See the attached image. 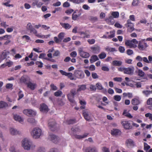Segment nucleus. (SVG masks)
<instances>
[{
	"mask_svg": "<svg viewBox=\"0 0 152 152\" xmlns=\"http://www.w3.org/2000/svg\"><path fill=\"white\" fill-rule=\"evenodd\" d=\"M150 148V146L148 145L147 143L146 142L144 143V149L145 151L146 152Z\"/></svg>",
	"mask_w": 152,
	"mask_h": 152,
	"instance_id": "a19ab883",
	"label": "nucleus"
},
{
	"mask_svg": "<svg viewBox=\"0 0 152 152\" xmlns=\"http://www.w3.org/2000/svg\"><path fill=\"white\" fill-rule=\"evenodd\" d=\"M9 151L12 152H14L15 150V146L14 145H11L9 148Z\"/></svg>",
	"mask_w": 152,
	"mask_h": 152,
	"instance_id": "bf43d9fd",
	"label": "nucleus"
},
{
	"mask_svg": "<svg viewBox=\"0 0 152 152\" xmlns=\"http://www.w3.org/2000/svg\"><path fill=\"white\" fill-rule=\"evenodd\" d=\"M92 51L94 53H98L100 51V48L99 46L96 47H92L91 48Z\"/></svg>",
	"mask_w": 152,
	"mask_h": 152,
	"instance_id": "b1692460",
	"label": "nucleus"
},
{
	"mask_svg": "<svg viewBox=\"0 0 152 152\" xmlns=\"http://www.w3.org/2000/svg\"><path fill=\"white\" fill-rule=\"evenodd\" d=\"M142 93L146 96H148L151 93V91L148 90H144L142 91Z\"/></svg>",
	"mask_w": 152,
	"mask_h": 152,
	"instance_id": "49530a36",
	"label": "nucleus"
},
{
	"mask_svg": "<svg viewBox=\"0 0 152 152\" xmlns=\"http://www.w3.org/2000/svg\"><path fill=\"white\" fill-rule=\"evenodd\" d=\"M122 62L121 61L115 60L113 61L112 64L115 66H120L122 65Z\"/></svg>",
	"mask_w": 152,
	"mask_h": 152,
	"instance_id": "cd10ccee",
	"label": "nucleus"
},
{
	"mask_svg": "<svg viewBox=\"0 0 152 152\" xmlns=\"http://www.w3.org/2000/svg\"><path fill=\"white\" fill-rule=\"evenodd\" d=\"M138 41L135 39H133L131 40H127L125 41V45L129 48H135L137 47V44Z\"/></svg>",
	"mask_w": 152,
	"mask_h": 152,
	"instance_id": "20e7f679",
	"label": "nucleus"
},
{
	"mask_svg": "<svg viewBox=\"0 0 152 152\" xmlns=\"http://www.w3.org/2000/svg\"><path fill=\"white\" fill-rule=\"evenodd\" d=\"M36 64L38 65V67L42 68L43 66V64L41 61H37L36 62Z\"/></svg>",
	"mask_w": 152,
	"mask_h": 152,
	"instance_id": "13d9d810",
	"label": "nucleus"
},
{
	"mask_svg": "<svg viewBox=\"0 0 152 152\" xmlns=\"http://www.w3.org/2000/svg\"><path fill=\"white\" fill-rule=\"evenodd\" d=\"M67 97L69 101L71 103H74L75 101L74 99V96H73L71 93L67 95Z\"/></svg>",
	"mask_w": 152,
	"mask_h": 152,
	"instance_id": "393cba45",
	"label": "nucleus"
},
{
	"mask_svg": "<svg viewBox=\"0 0 152 152\" xmlns=\"http://www.w3.org/2000/svg\"><path fill=\"white\" fill-rule=\"evenodd\" d=\"M137 73L138 75L141 77H144L145 75L144 72L140 69L138 70Z\"/></svg>",
	"mask_w": 152,
	"mask_h": 152,
	"instance_id": "e433bc0d",
	"label": "nucleus"
},
{
	"mask_svg": "<svg viewBox=\"0 0 152 152\" xmlns=\"http://www.w3.org/2000/svg\"><path fill=\"white\" fill-rule=\"evenodd\" d=\"M31 134L34 139H37L40 138L42 134V130L38 127L34 128L31 132Z\"/></svg>",
	"mask_w": 152,
	"mask_h": 152,
	"instance_id": "7ed1b4c3",
	"label": "nucleus"
},
{
	"mask_svg": "<svg viewBox=\"0 0 152 152\" xmlns=\"http://www.w3.org/2000/svg\"><path fill=\"white\" fill-rule=\"evenodd\" d=\"M45 148L42 147H39L37 150V152H45Z\"/></svg>",
	"mask_w": 152,
	"mask_h": 152,
	"instance_id": "79ce46f5",
	"label": "nucleus"
},
{
	"mask_svg": "<svg viewBox=\"0 0 152 152\" xmlns=\"http://www.w3.org/2000/svg\"><path fill=\"white\" fill-rule=\"evenodd\" d=\"M110 33L111 34L110 35H109L108 38L109 39H110L114 37H115V33L113 31H110Z\"/></svg>",
	"mask_w": 152,
	"mask_h": 152,
	"instance_id": "0e129e2a",
	"label": "nucleus"
},
{
	"mask_svg": "<svg viewBox=\"0 0 152 152\" xmlns=\"http://www.w3.org/2000/svg\"><path fill=\"white\" fill-rule=\"evenodd\" d=\"M77 56V53L76 51H74L72 52L70 54V56L71 57L75 58Z\"/></svg>",
	"mask_w": 152,
	"mask_h": 152,
	"instance_id": "5fc2aeb1",
	"label": "nucleus"
},
{
	"mask_svg": "<svg viewBox=\"0 0 152 152\" xmlns=\"http://www.w3.org/2000/svg\"><path fill=\"white\" fill-rule=\"evenodd\" d=\"M114 99L115 100L119 102L120 101L121 99V96L119 95H116L113 96Z\"/></svg>",
	"mask_w": 152,
	"mask_h": 152,
	"instance_id": "8fccbe9b",
	"label": "nucleus"
},
{
	"mask_svg": "<svg viewBox=\"0 0 152 152\" xmlns=\"http://www.w3.org/2000/svg\"><path fill=\"white\" fill-rule=\"evenodd\" d=\"M121 123L124 128L126 129H131L132 128V126L128 121H121Z\"/></svg>",
	"mask_w": 152,
	"mask_h": 152,
	"instance_id": "9b49d317",
	"label": "nucleus"
},
{
	"mask_svg": "<svg viewBox=\"0 0 152 152\" xmlns=\"http://www.w3.org/2000/svg\"><path fill=\"white\" fill-rule=\"evenodd\" d=\"M96 88L99 90H102L104 89L105 91H106V89H104L102 84L100 83H97L96 84Z\"/></svg>",
	"mask_w": 152,
	"mask_h": 152,
	"instance_id": "473e14b6",
	"label": "nucleus"
},
{
	"mask_svg": "<svg viewBox=\"0 0 152 152\" xmlns=\"http://www.w3.org/2000/svg\"><path fill=\"white\" fill-rule=\"evenodd\" d=\"M40 110L42 112L46 113L48 111V110L47 106L43 104L41 105Z\"/></svg>",
	"mask_w": 152,
	"mask_h": 152,
	"instance_id": "5701e85b",
	"label": "nucleus"
},
{
	"mask_svg": "<svg viewBox=\"0 0 152 152\" xmlns=\"http://www.w3.org/2000/svg\"><path fill=\"white\" fill-rule=\"evenodd\" d=\"M83 113L85 119L86 121H91V113L89 110L87 109L83 111Z\"/></svg>",
	"mask_w": 152,
	"mask_h": 152,
	"instance_id": "423d86ee",
	"label": "nucleus"
},
{
	"mask_svg": "<svg viewBox=\"0 0 152 152\" xmlns=\"http://www.w3.org/2000/svg\"><path fill=\"white\" fill-rule=\"evenodd\" d=\"M82 150L84 152H98L97 150L95 147H83Z\"/></svg>",
	"mask_w": 152,
	"mask_h": 152,
	"instance_id": "ddd939ff",
	"label": "nucleus"
},
{
	"mask_svg": "<svg viewBox=\"0 0 152 152\" xmlns=\"http://www.w3.org/2000/svg\"><path fill=\"white\" fill-rule=\"evenodd\" d=\"M48 126L49 128L53 131H54L56 128V124L55 120L53 119L49 121Z\"/></svg>",
	"mask_w": 152,
	"mask_h": 152,
	"instance_id": "1a4fd4ad",
	"label": "nucleus"
},
{
	"mask_svg": "<svg viewBox=\"0 0 152 152\" xmlns=\"http://www.w3.org/2000/svg\"><path fill=\"white\" fill-rule=\"evenodd\" d=\"M105 20L109 24L112 25L114 23V18L111 15L108 18L106 19Z\"/></svg>",
	"mask_w": 152,
	"mask_h": 152,
	"instance_id": "4be33fe9",
	"label": "nucleus"
},
{
	"mask_svg": "<svg viewBox=\"0 0 152 152\" xmlns=\"http://www.w3.org/2000/svg\"><path fill=\"white\" fill-rule=\"evenodd\" d=\"M10 53V52L8 51L4 50L3 51L1 54V57L2 60L5 59L7 56L9 55Z\"/></svg>",
	"mask_w": 152,
	"mask_h": 152,
	"instance_id": "412c9836",
	"label": "nucleus"
},
{
	"mask_svg": "<svg viewBox=\"0 0 152 152\" xmlns=\"http://www.w3.org/2000/svg\"><path fill=\"white\" fill-rule=\"evenodd\" d=\"M21 145L24 149L27 151L33 150L36 147L35 145L27 138H24L22 140Z\"/></svg>",
	"mask_w": 152,
	"mask_h": 152,
	"instance_id": "f257e3e1",
	"label": "nucleus"
},
{
	"mask_svg": "<svg viewBox=\"0 0 152 152\" xmlns=\"http://www.w3.org/2000/svg\"><path fill=\"white\" fill-rule=\"evenodd\" d=\"M13 85L11 83H7L6 85V88L7 89H11L12 88Z\"/></svg>",
	"mask_w": 152,
	"mask_h": 152,
	"instance_id": "69168bd1",
	"label": "nucleus"
},
{
	"mask_svg": "<svg viewBox=\"0 0 152 152\" xmlns=\"http://www.w3.org/2000/svg\"><path fill=\"white\" fill-rule=\"evenodd\" d=\"M144 40L145 39H143L138 42V48L140 50H144L148 46L146 42H143Z\"/></svg>",
	"mask_w": 152,
	"mask_h": 152,
	"instance_id": "39448f33",
	"label": "nucleus"
},
{
	"mask_svg": "<svg viewBox=\"0 0 152 152\" xmlns=\"http://www.w3.org/2000/svg\"><path fill=\"white\" fill-rule=\"evenodd\" d=\"M48 138L50 140L55 143H57L59 141V138L54 134L50 135Z\"/></svg>",
	"mask_w": 152,
	"mask_h": 152,
	"instance_id": "dca6fc26",
	"label": "nucleus"
},
{
	"mask_svg": "<svg viewBox=\"0 0 152 152\" xmlns=\"http://www.w3.org/2000/svg\"><path fill=\"white\" fill-rule=\"evenodd\" d=\"M91 76L94 79H97L99 78V76L95 72H92L91 73Z\"/></svg>",
	"mask_w": 152,
	"mask_h": 152,
	"instance_id": "6e6d98bb",
	"label": "nucleus"
},
{
	"mask_svg": "<svg viewBox=\"0 0 152 152\" xmlns=\"http://www.w3.org/2000/svg\"><path fill=\"white\" fill-rule=\"evenodd\" d=\"M79 54L81 57L85 58H88L90 55L88 53L84 52L82 48H80L78 50Z\"/></svg>",
	"mask_w": 152,
	"mask_h": 152,
	"instance_id": "9d476101",
	"label": "nucleus"
},
{
	"mask_svg": "<svg viewBox=\"0 0 152 152\" xmlns=\"http://www.w3.org/2000/svg\"><path fill=\"white\" fill-rule=\"evenodd\" d=\"M118 50L121 53H124L125 50L124 47L122 46H120L119 47Z\"/></svg>",
	"mask_w": 152,
	"mask_h": 152,
	"instance_id": "680f3d73",
	"label": "nucleus"
},
{
	"mask_svg": "<svg viewBox=\"0 0 152 152\" xmlns=\"http://www.w3.org/2000/svg\"><path fill=\"white\" fill-rule=\"evenodd\" d=\"M81 15V14H80L78 15L76 14H72V18L74 20H76Z\"/></svg>",
	"mask_w": 152,
	"mask_h": 152,
	"instance_id": "de8ad7c7",
	"label": "nucleus"
},
{
	"mask_svg": "<svg viewBox=\"0 0 152 152\" xmlns=\"http://www.w3.org/2000/svg\"><path fill=\"white\" fill-rule=\"evenodd\" d=\"M63 93L60 90H58L54 93V95L56 96H60Z\"/></svg>",
	"mask_w": 152,
	"mask_h": 152,
	"instance_id": "37998d69",
	"label": "nucleus"
},
{
	"mask_svg": "<svg viewBox=\"0 0 152 152\" xmlns=\"http://www.w3.org/2000/svg\"><path fill=\"white\" fill-rule=\"evenodd\" d=\"M78 88L77 90V91L78 92L85 91L86 88V86L84 84L78 86Z\"/></svg>",
	"mask_w": 152,
	"mask_h": 152,
	"instance_id": "bb28decb",
	"label": "nucleus"
},
{
	"mask_svg": "<svg viewBox=\"0 0 152 152\" xmlns=\"http://www.w3.org/2000/svg\"><path fill=\"white\" fill-rule=\"evenodd\" d=\"M13 118L15 121H18L21 124H23L24 120L19 115L17 114H14L13 115Z\"/></svg>",
	"mask_w": 152,
	"mask_h": 152,
	"instance_id": "2eb2a0df",
	"label": "nucleus"
},
{
	"mask_svg": "<svg viewBox=\"0 0 152 152\" xmlns=\"http://www.w3.org/2000/svg\"><path fill=\"white\" fill-rule=\"evenodd\" d=\"M23 113L25 115L28 116H33L36 115V112L31 109H25L23 111Z\"/></svg>",
	"mask_w": 152,
	"mask_h": 152,
	"instance_id": "0eeeda50",
	"label": "nucleus"
},
{
	"mask_svg": "<svg viewBox=\"0 0 152 152\" xmlns=\"http://www.w3.org/2000/svg\"><path fill=\"white\" fill-rule=\"evenodd\" d=\"M8 106V104L6 102L3 101H1L0 102V108H3L4 107H7Z\"/></svg>",
	"mask_w": 152,
	"mask_h": 152,
	"instance_id": "f704fd0d",
	"label": "nucleus"
},
{
	"mask_svg": "<svg viewBox=\"0 0 152 152\" xmlns=\"http://www.w3.org/2000/svg\"><path fill=\"white\" fill-rule=\"evenodd\" d=\"M140 101L137 99H133L131 101L132 104L134 105H137L140 104Z\"/></svg>",
	"mask_w": 152,
	"mask_h": 152,
	"instance_id": "2f4dec72",
	"label": "nucleus"
},
{
	"mask_svg": "<svg viewBox=\"0 0 152 152\" xmlns=\"http://www.w3.org/2000/svg\"><path fill=\"white\" fill-rule=\"evenodd\" d=\"M145 116L146 118H148L149 119L152 120V113H147L145 114Z\"/></svg>",
	"mask_w": 152,
	"mask_h": 152,
	"instance_id": "3c124183",
	"label": "nucleus"
},
{
	"mask_svg": "<svg viewBox=\"0 0 152 152\" xmlns=\"http://www.w3.org/2000/svg\"><path fill=\"white\" fill-rule=\"evenodd\" d=\"M60 24L63 28L66 29H69L72 27L68 23H60Z\"/></svg>",
	"mask_w": 152,
	"mask_h": 152,
	"instance_id": "c85d7f7f",
	"label": "nucleus"
},
{
	"mask_svg": "<svg viewBox=\"0 0 152 152\" xmlns=\"http://www.w3.org/2000/svg\"><path fill=\"white\" fill-rule=\"evenodd\" d=\"M105 50L108 52H113L116 51V50L114 48H110L109 47H107L105 48Z\"/></svg>",
	"mask_w": 152,
	"mask_h": 152,
	"instance_id": "c9c22d12",
	"label": "nucleus"
},
{
	"mask_svg": "<svg viewBox=\"0 0 152 152\" xmlns=\"http://www.w3.org/2000/svg\"><path fill=\"white\" fill-rule=\"evenodd\" d=\"M126 143L128 147H132L135 145L134 141L130 139H128L126 140Z\"/></svg>",
	"mask_w": 152,
	"mask_h": 152,
	"instance_id": "6ab92c4d",
	"label": "nucleus"
},
{
	"mask_svg": "<svg viewBox=\"0 0 152 152\" xmlns=\"http://www.w3.org/2000/svg\"><path fill=\"white\" fill-rule=\"evenodd\" d=\"M27 121L28 123L33 124H34L36 123V121H35V119L31 118H28Z\"/></svg>",
	"mask_w": 152,
	"mask_h": 152,
	"instance_id": "4c0bfd02",
	"label": "nucleus"
},
{
	"mask_svg": "<svg viewBox=\"0 0 152 152\" xmlns=\"http://www.w3.org/2000/svg\"><path fill=\"white\" fill-rule=\"evenodd\" d=\"M148 105H152V98L148 99L147 102Z\"/></svg>",
	"mask_w": 152,
	"mask_h": 152,
	"instance_id": "774afa93",
	"label": "nucleus"
},
{
	"mask_svg": "<svg viewBox=\"0 0 152 152\" xmlns=\"http://www.w3.org/2000/svg\"><path fill=\"white\" fill-rule=\"evenodd\" d=\"M64 37V33L63 32L60 33L58 35V38L61 40H62Z\"/></svg>",
	"mask_w": 152,
	"mask_h": 152,
	"instance_id": "e2e57ef3",
	"label": "nucleus"
},
{
	"mask_svg": "<svg viewBox=\"0 0 152 152\" xmlns=\"http://www.w3.org/2000/svg\"><path fill=\"white\" fill-rule=\"evenodd\" d=\"M72 132V136H73L75 138L77 139H81L87 137L88 133H85L83 135H78L75 134V133L79 132H81V130L78 126H75L72 127L71 129Z\"/></svg>",
	"mask_w": 152,
	"mask_h": 152,
	"instance_id": "f03ea898",
	"label": "nucleus"
},
{
	"mask_svg": "<svg viewBox=\"0 0 152 152\" xmlns=\"http://www.w3.org/2000/svg\"><path fill=\"white\" fill-rule=\"evenodd\" d=\"M111 15L114 18H117L119 16V13L117 11L113 12L111 13Z\"/></svg>",
	"mask_w": 152,
	"mask_h": 152,
	"instance_id": "72a5a7b5",
	"label": "nucleus"
},
{
	"mask_svg": "<svg viewBox=\"0 0 152 152\" xmlns=\"http://www.w3.org/2000/svg\"><path fill=\"white\" fill-rule=\"evenodd\" d=\"M76 122L75 120L74 119H70L68 121L66 122V123L67 124H73Z\"/></svg>",
	"mask_w": 152,
	"mask_h": 152,
	"instance_id": "4d7b16f0",
	"label": "nucleus"
},
{
	"mask_svg": "<svg viewBox=\"0 0 152 152\" xmlns=\"http://www.w3.org/2000/svg\"><path fill=\"white\" fill-rule=\"evenodd\" d=\"M18 95L19 96V98L18 99V100H19L22 98L24 96V95L22 91H20L19 92Z\"/></svg>",
	"mask_w": 152,
	"mask_h": 152,
	"instance_id": "864d4df0",
	"label": "nucleus"
},
{
	"mask_svg": "<svg viewBox=\"0 0 152 152\" xmlns=\"http://www.w3.org/2000/svg\"><path fill=\"white\" fill-rule=\"evenodd\" d=\"M26 29L30 31L33 28L31 23H29L27 24L26 27Z\"/></svg>",
	"mask_w": 152,
	"mask_h": 152,
	"instance_id": "a18cd8bd",
	"label": "nucleus"
},
{
	"mask_svg": "<svg viewBox=\"0 0 152 152\" xmlns=\"http://www.w3.org/2000/svg\"><path fill=\"white\" fill-rule=\"evenodd\" d=\"M125 26L128 28V29L132 31L134 30L133 24L131 23L129 20H128L127 21V23L125 24Z\"/></svg>",
	"mask_w": 152,
	"mask_h": 152,
	"instance_id": "4468645a",
	"label": "nucleus"
},
{
	"mask_svg": "<svg viewBox=\"0 0 152 152\" xmlns=\"http://www.w3.org/2000/svg\"><path fill=\"white\" fill-rule=\"evenodd\" d=\"M87 42L90 45L94 44L95 42V40L94 39H88L87 40Z\"/></svg>",
	"mask_w": 152,
	"mask_h": 152,
	"instance_id": "603ef678",
	"label": "nucleus"
},
{
	"mask_svg": "<svg viewBox=\"0 0 152 152\" xmlns=\"http://www.w3.org/2000/svg\"><path fill=\"white\" fill-rule=\"evenodd\" d=\"M89 88L91 91H96V86L91 84L90 85Z\"/></svg>",
	"mask_w": 152,
	"mask_h": 152,
	"instance_id": "09e8293b",
	"label": "nucleus"
},
{
	"mask_svg": "<svg viewBox=\"0 0 152 152\" xmlns=\"http://www.w3.org/2000/svg\"><path fill=\"white\" fill-rule=\"evenodd\" d=\"M134 70V67L133 66H131L130 67L125 68V69L124 73L132 75L133 74Z\"/></svg>",
	"mask_w": 152,
	"mask_h": 152,
	"instance_id": "f8f14e48",
	"label": "nucleus"
},
{
	"mask_svg": "<svg viewBox=\"0 0 152 152\" xmlns=\"http://www.w3.org/2000/svg\"><path fill=\"white\" fill-rule=\"evenodd\" d=\"M123 96L124 97L128 96V97L129 98H132V94L131 93H123Z\"/></svg>",
	"mask_w": 152,
	"mask_h": 152,
	"instance_id": "58836bf2",
	"label": "nucleus"
},
{
	"mask_svg": "<svg viewBox=\"0 0 152 152\" xmlns=\"http://www.w3.org/2000/svg\"><path fill=\"white\" fill-rule=\"evenodd\" d=\"M121 132L118 129H113L111 130V134L113 135H119L121 134Z\"/></svg>",
	"mask_w": 152,
	"mask_h": 152,
	"instance_id": "a878e982",
	"label": "nucleus"
},
{
	"mask_svg": "<svg viewBox=\"0 0 152 152\" xmlns=\"http://www.w3.org/2000/svg\"><path fill=\"white\" fill-rule=\"evenodd\" d=\"M139 2L138 0H133L132 5L134 6H136L138 5Z\"/></svg>",
	"mask_w": 152,
	"mask_h": 152,
	"instance_id": "052dcab7",
	"label": "nucleus"
},
{
	"mask_svg": "<svg viewBox=\"0 0 152 152\" xmlns=\"http://www.w3.org/2000/svg\"><path fill=\"white\" fill-rule=\"evenodd\" d=\"M98 56L100 59H102L106 57V54L104 52H103L99 54Z\"/></svg>",
	"mask_w": 152,
	"mask_h": 152,
	"instance_id": "c03bdc74",
	"label": "nucleus"
},
{
	"mask_svg": "<svg viewBox=\"0 0 152 152\" xmlns=\"http://www.w3.org/2000/svg\"><path fill=\"white\" fill-rule=\"evenodd\" d=\"M27 87L31 90H34L37 87V84L31 82L29 81L27 83H26Z\"/></svg>",
	"mask_w": 152,
	"mask_h": 152,
	"instance_id": "f3484780",
	"label": "nucleus"
},
{
	"mask_svg": "<svg viewBox=\"0 0 152 152\" xmlns=\"http://www.w3.org/2000/svg\"><path fill=\"white\" fill-rule=\"evenodd\" d=\"M74 75L76 78L80 79H83L85 76L83 72L82 71L79 70L75 71Z\"/></svg>",
	"mask_w": 152,
	"mask_h": 152,
	"instance_id": "6e6552de",
	"label": "nucleus"
},
{
	"mask_svg": "<svg viewBox=\"0 0 152 152\" xmlns=\"http://www.w3.org/2000/svg\"><path fill=\"white\" fill-rule=\"evenodd\" d=\"M99 60L97 56L96 55H93L90 59V61L91 63H93Z\"/></svg>",
	"mask_w": 152,
	"mask_h": 152,
	"instance_id": "c756f323",
	"label": "nucleus"
},
{
	"mask_svg": "<svg viewBox=\"0 0 152 152\" xmlns=\"http://www.w3.org/2000/svg\"><path fill=\"white\" fill-rule=\"evenodd\" d=\"M79 34L83 38H88L90 37V35L88 34H87L84 31H80L78 32Z\"/></svg>",
	"mask_w": 152,
	"mask_h": 152,
	"instance_id": "7c9ffc66",
	"label": "nucleus"
},
{
	"mask_svg": "<svg viewBox=\"0 0 152 152\" xmlns=\"http://www.w3.org/2000/svg\"><path fill=\"white\" fill-rule=\"evenodd\" d=\"M10 134L12 135H15L20 134L19 131L13 128H10L9 129Z\"/></svg>",
	"mask_w": 152,
	"mask_h": 152,
	"instance_id": "aec40b11",
	"label": "nucleus"
},
{
	"mask_svg": "<svg viewBox=\"0 0 152 152\" xmlns=\"http://www.w3.org/2000/svg\"><path fill=\"white\" fill-rule=\"evenodd\" d=\"M30 80V79L29 77L27 76H22L20 79V81L21 82L24 83L26 85V83Z\"/></svg>",
	"mask_w": 152,
	"mask_h": 152,
	"instance_id": "a211bd4d",
	"label": "nucleus"
},
{
	"mask_svg": "<svg viewBox=\"0 0 152 152\" xmlns=\"http://www.w3.org/2000/svg\"><path fill=\"white\" fill-rule=\"evenodd\" d=\"M66 76H67L68 78L70 79L71 80H75L73 76V74L72 73L70 72H68Z\"/></svg>",
	"mask_w": 152,
	"mask_h": 152,
	"instance_id": "ea45409f",
	"label": "nucleus"
},
{
	"mask_svg": "<svg viewBox=\"0 0 152 152\" xmlns=\"http://www.w3.org/2000/svg\"><path fill=\"white\" fill-rule=\"evenodd\" d=\"M113 80L115 81L121 82L122 80V78L121 77H116L113 78Z\"/></svg>",
	"mask_w": 152,
	"mask_h": 152,
	"instance_id": "338daca9",
	"label": "nucleus"
}]
</instances>
